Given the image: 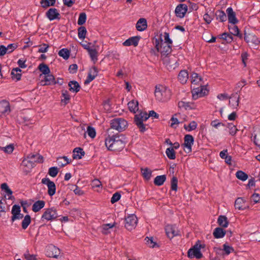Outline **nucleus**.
Segmentation results:
<instances>
[{
	"instance_id": "nucleus-1",
	"label": "nucleus",
	"mask_w": 260,
	"mask_h": 260,
	"mask_svg": "<svg viewBox=\"0 0 260 260\" xmlns=\"http://www.w3.org/2000/svg\"><path fill=\"white\" fill-rule=\"evenodd\" d=\"M191 83L194 85H199V87L193 86L192 89V96L193 100H197L200 97L204 96L208 94L209 90L207 89L206 85H203L202 78L199 74L193 72L191 75Z\"/></svg>"
},
{
	"instance_id": "nucleus-2",
	"label": "nucleus",
	"mask_w": 260,
	"mask_h": 260,
	"mask_svg": "<svg viewBox=\"0 0 260 260\" xmlns=\"http://www.w3.org/2000/svg\"><path fill=\"white\" fill-rule=\"evenodd\" d=\"M124 137L118 134L116 135L109 134L105 140V145L109 150L120 151L125 145V141L122 139Z\"/></svg>"
},
{
	"instance_id": "nucleus-3",
	"label": "nucleus",
	"mask_w": 260,
	"mask_h": 260,
	"mask_svg": "<svg viewBox=\"0 0 260 260\" xmlns=\"http://www.w3.org/2000/svg\"><path fill=\"white\" fill-rule=\"evenodd\" d=\"M228 28L230 30V34L223 32L218 36L219 39L224 40L227 43H231L234 40L233 35L237 36L240 39L243 38V35L240 33V30L237 25H234L233 26L229 25Z\"/></svg>"
},
{
	"instance_id": "nucleus-4",
	"label": "nucleus",
	"mask_w": 260,
	"mask_h": 260,
	"mask_svg": "<svg viewBox=\"0 0 260 260\" xmlns=\"http://www.w3.org/2000/svg\"><path fill=\"white\" fill-rule=\"evenodd\" d=\"M149 117V114L146 112H141L139 114L135 115L134 123L141 133H143L147 129L146 127L147 125L144 124L143 121H146Z\"/></svg>"
},
{
	"instance_id": "nucleus-5",
	"label": "nucleus",
	"mask_w": 260,
	"mask_h": 260,
	"mask_svg": "<svg viewBox=\"0 0 260 260\" xmlns=\"http://www.w3.org/2000/svg\"><path fill=\"white\" fill-rule=\"evenodd\" d=\"M128 125L127 121L122 118H116L111 120L110 128L107 131L108 133H110L112 129H116L119 132L124 131Z\"/></svg>"
},
{
	"instance_id": "nucleus-6",
	"label": "nucleus",
	"mask_w": 260,
	"mask_h": 260,
	"mask_svg": "<svg viewBox=\"0 0 260 260\" xmlns=\"http://www.w3.org/2000/svg\"><path fill=\"white\" fill-rule=\"evenodd\" d=\"M44 161V158L42 155L38 153L37 154H30L27 156V158H24L22 164L23 166L33 168L35 165V163H43Z\"/></svg>"
},
{
	"instance_id": "nucleus-7",
	"label": "nucleus",
	"mask_w": 260,
	"mask_h": 260,
	"mask_svg": "<svg viewBox=\"0 0 260 260\" xmlns=\"http://www.w3.org/2000/svg\"><path fill=\"white\" fill-rule=\"evenodd\" d=\"M154 94L156 100L160 102H165L170 99L171 92L170 89L166 88L160 89L156 86Z\"/></svg>"
},
{
	"instance_id": "nucleus-8",
	"label": "nucleus",
	"mask_w": 260,
	"mask_h": 260,
	"mask_svg": "<svg viewBox=\"0 0 260 260\" xmlns=\"http://www.w3.org/2000/svg\"><path fill=\"white\" fill-rule=\"evenodd\" d=\"M244 39L247 43L254 48L260 45V39L253 34L247 33L245 31Z\"/></svg>"
},
{
	"instance_id": "nucleus-9",
	"label": "nucleus",
	"mask_w": 260,
	"mask_h": 260,
	"mask_svg": "<svg viewBox=\"0 0 260 260\" xmlns=\"http://www.w3.org/2000/svg\"><path fill=\"white\" fill-rule=\"evenodd\" d=\"M125 228L128 231L134 229L138 222V219L134 214H131L125 218Z\"/></svg>"
},
{
	"instance_id": "nucleus-10",
	"label": "nucleus",
	"mask_w": 260,
	"mask_h": 260,
	"mask_svg": "<svg viewBox=\"0 0 260 260\" xmlns=\"http://www.w3.org/2000/svg\"><path fill=\"white\" fill-rule=\"evenodd\" d=\"M58 216L56 209L54 207H52L46 210L43 214L41 218L49 221L55 219Z\"/></svg>"
},
{
	"instance_id": "nucleus-11",
	"label": "nucleus",
	"mask_w": 260,
	"mask_h": 260,
	"mask_svg": "<svg viewBox=\"0 0 260 260\" xmlns=\"http://www.w3.org/2000/svg\"><path fill=\"white\" fill-rule=\"evenodd\" d=\"M187 256L190 258L196 257L197 259L203 257V255L198 247V244H195L188 250Z\"/></svg>"
},
{
	"instance_id": "nucleus-12",
	"label": "nucleus",
	"mask_w": 260,
	"mask_h": 260,
	"mask_svg": "<svg viewBox=\"0 0 260 260\" xmlns=\"http://www.w3.org/2000/svg\"><path fill=\"white\" fill-rule=\"evenodd\" d=\"M42 183L45 184L48 187V194L52 197L56 192V185L54 182L51 181L48 178H44L42 179Z\"/></svg>"
},
{
	"instance_id": "nucleus-13",
	"label": "nucleus",
	"mask_w": 260,
	"mask_h": 260,
	"mask_svg": "<svg viewBox=\"0 0 260 260\" xmlns=\"http://www.w3.org/2000/svg\"><path fill=\"white\" fill-rule=\"evenodd\" d=\"M184 142L183 145L186 148L184 151L189 153L192 151L191 147L194 143V138L192 135L187 134L184 136Z\"/></svg>"
},
{
	"instance_id": "nucleus-14",
	"label": "nucleus",
	"mask_w": 260,
	"mask_h": 260,
	"mask_svg": "<svg viewBox=\"0 0 260 260\" xmlns=\"http://www.w3.org/2000/svg\"><path fill=\"white\" fill-rule=\"evenodd\" d=\"M99 70L95 66H93L88 71V76L86 79L84 81V84H88L93 81L95 78L98 75Z\"/></svg>"
},
{
	"instance_id": "nucleus-15",
	"label": "nucleus",
	"mask_w": 260,
	"mask_h": 260,
	"mask_svg": "<svg viewBox=\"0 0 260 260\" xmlns=\"http://www.w3.org/2000/svg\"><path fill=\"white\" fill-rule=\"evenodd\" d=\"M188 7L186 5L180 4L176 7L175 13L177 17L182 18L185 16Z\"/></svg>"
},
{
	"instance_id": "nucleus-16",
	"label": "nucleus",
	"mask_w": 260,
	"mask_h": 260,
	"mask_svg": "<svg viewBox=\"0 0 260 260\" xmlns=\"http://www.w3.org/2000/svg\"><path fill=\"white\" fill-rule=\"evenodd\" d=\"M46 16L50 21H52L55 19L59 20L60 19V14L56 8H50L46 12Z\"/></svg>"
},
{
	"instance_id": "nucleus-17",
	"label": "nucleus",
	"mask_w": 260,
	"mask_h": 260,
	"mask_svg": "<svg viewBox=\"0 0 260 260\" xmlns=\"http://www.w3.org/2000/svg\"><path fill=\"white\" fill-rule=\"evenodd\" d=\"M226 12L228 17L229 23L233 25H235L238 23L239 20L236 18V13L233 11L232 8H228L226 10Z\"/></svg>"
},
{
	"instance_id": "nucleus-18",
	"label": "nucleus",
	"mask_w": 260,
	"mask_h": 260,
	"mask_svg": "<svg viewBox=\"0 0 260 260\" xmlns=\"http://www.w3.org/2000/svg\"><path fill=\"white\" fill-rule=\"evenodd\" d=\"M10 111V104L8 101L3 100L0 102V116L9 114Z\"/></svg>"
},
{
	"instance_id": "nucleus-19",
	"label": "nucleus",
	"mask_w": 260,
	"mask_h": 260,
	"mask_svg": "<svg viewBox=\"0 0 260 260\" xmlns=\"http://www.w3.org/2000/svg\"><path fill=\"white\" fill-rule=\"evenodd\" d=\"M140 39L141 37L139 36L132 37L126 40L122 44L124 46L133 45L134 46L136 47L138 46Z\"/></svg>"
},
{
	"instance_id": "nucleus-20",
	"label": "nucleus",
	"mask_w": 260,
	"mask_h": 260,
	"mask_svg": "<svg viewBox=\"0 0 260 260\" xmlns=\"http://www.w3.org/2000/svg\"><path fill=\"white\" fill-rule=\"evenodd\" d=\"M235 207L240 210H244L249 207L246 205V201L243 198H238L235 202Z\"/></svg>"
},
{
	"instance_id": "nucleus-21",
	"label": "nucleus",
	"mask_w": 260,
	"mask_h": 260,
	"mask_svg": "<svg viewBox=\"0 0 260 260\" xmlns=\"http://www.w3.org/2000/svg\"><path fill=\"white\" fill-rule=\"evenodd\" d=\"M136 27L138 31L145 30L147 28V20L144 18H140L136 23Z\"/></svg>"
},
{
	"instance_id": "nucleus-22",
	"label": "nucleus",
	"mask_w": 260,
	"mask_h": 260,
	"mask_svg": "<svg viewBox=\"0 0 260 260\" xmlns=\"http://www.w3.org/2000/svg\"><path fill=\"white\" fill-rule=\"evenodd\" d=\"M73 152V158L74 159H80L85 154V152L83 150V148L81 147H76L74 148Z\"/></svg>"
},
{
	"instance_id": "nucleus-23",
	"label": "nucleus",
	"mask_w": 260,
	"mask_h": 260,
	"mask_svg": "<svg viewBox=\"0 0 260 260\" xmlns=\"http://www.w3.org/2000/svg\"><path fill=\"white\" fill-rule=\"evenodd\" d=\"M165 231L166 235L170 239L178 235L177 232L175 230V228L172 225H167L165 228Z\"/></svg>"
},
{
	"instance_id": "nucleus-24",
	"label": "nucleus",
	"mask_w": 260,
	"mask_h": 260,
	"mask_svg": "<svg viewBox=\"0 0 260 260\" xmlns=\"http://www.w3.org/2000/svg\"><path fill=\"white\" fill-rule=\"evenodd\" d=\"M226 231L222 227H217L213 231V235L215 238L219 239L223 238L226 234Z\"/></svg>"
},
{
	"instance_id": "nucleus-25",
	"label": "nucleus",
	"mask_w": 260,
	"mask_h": 260,
	"mask_svg": "<svg viewBox=\"0 0 260 260\" xmlns=\"http://www.w3.org/2000/svg\"><path fill=\"white\" fill-rule=\"evenodd\" d=\"M68 85L69 86V90L71 91L75 92L76 93L79 92L80 90L81 86L79 83L76 81H71L69 82Z\"/></svg>"
},
{
	"instance_id": "nucleus-26",
	"label": "nucleus",
	"mask_w": 260,
	"mask_h": 260,
	"mask_svg": "<svg viewBox=\"0 0 260 260\" xmlns=\"http://www.w3.org/2000/svg\"><path fill=\"white\" fill-rule=\"evenodd\" d=\"M178 80L182 84L186 83L188 79V73L186 70H181L178 76Z\"/></svg>"
},
{
	"instance_id": "nucleus-27",
	"label": "nucleus",
	"mask_w": 260,
	"mask_h": 260,
	"mask_svg": "<svg viewBox=\"0 0 260 260\" xmlns=\"http://www.w3.org/2000/svg\"><path fill=\"white\" fill-rule=\"evenodd\" d=\"M45 205V202L43 200H38L35 202L32 205V210L34 212H39L41 209L43 208Z\"/></svg>"
},
{
	"instance_id": "nucleus-28",
	"label": "nucleus",
	"mask_w": 260,
	"mask_h": 260,
	"mask_svg": "<svg viewBox=\"0 0 260 260\" xmlns=\"http://www.w3.org/2000/svg\"><path fill=\"white\" fill-rule=\"evenodd\" d=\"M44 81L45 82L44 85H46L55 84V77L52 74L50 73L47 74L46 75H44Z\"/></svg>"
},
{
	"instance_id": "nucleus-29",
	"label": "nucleus",
	"mask_w": 260,
	"mask_h": 260,
	"mask_svg": "<svg viewBox=\"0 0 260 260\" xmlns=\"http://www.w3.org/2000/svg\"><path fill=\"white\" fill-rule=\"evenodd\" d=\"M1 187L3 190H4L6 193L9 196V200H13L14 199V197L12 196L13 191L9 188L7 183H3L1 184Z\"/></svg>"
},
{
	"instance_id": "nucleus-30",
	"label": "nucleus",
	"mask_w": 260,
	"mask_h": 260,
	"mask_svg": "<svg viewBox=\"0 0 260 260\" xmlns=\"http://www.w3.org/2000/svg\"><path fill=\"white\" fill-rule=\"evenodd\" d=\"M128 107L129 109V110L134 113H136L137 111H138L139 108V102L138 101H135L134 100L130 101L128 102Z\"/></svg>"
},
{
	"instance_id": "nucleus-31",
	"label": "nucleus",
	"mask_w": 260,
	"mask_h": 260,
	"mask_svg": "<svg viewBox=\"0 0 260 260\" xmlns=\"http://www.w3.org/2000/svg\"><path fill=\"white\" fill-rule=\"evenodd\" d=\"M229 105L231 106L233 109H236L239 105V97H237L236 94L232 95V96L229 97Z\"/></svg>"
},
{
	"instance_id": "nucleus-32",
	"label": "nucleus",
	"mask_w": 260,
	"mask_h": 260,
	"mask_svg": "<svg viewBox=\"0 0 260 260\" xmlns=\"http://www.w3.org/2000/svg\"><path fill=\"white\" fill-rule=\"evenodd\" d=\"M217 223L219 226L225 228L228 227L229 222L228 218L225 216L220 215L218 218Z\"/></svg>"
},
{
	"instance_id": "nucleus-33",
	"label": "nucleus",
	"mask_w": 260,
	"mask_h": 260,
	"mask_svg": "<svg viewBox=\"0 0 260 260\" xmlns=\"http://www.w3.org/2000/svg\"><path fill=\"white\" fill-rule=\"evenodd\" d=\"M142 175L145 180L148 181L152 176V171L148 168H141Z\"/></svg>"
},
{
	"instance_id": "nucleus-34",
	"label": "nucleus",
	"mask_w": 260,
	"mask_h": 260,
	"mask_svg": "<svg viewBox=\"0 0 260 260\" xmlns=\"http://www.w3.org/2000/svg\"><path fill=\"white\" fill-rule=\"evenodd\" d=\"M167 177L166 175L157 176L154 179V184L158 186L162 185L166 181Z\"/></svg>"
},
{
	"instance_id": "nucleus-35",
	"label": "nucleus",
	"mask_w": 260,
	"mask_h": 260,
	"mask_svg": "<svg viewBox=\"0 0 260 260\" xmlns=\"http://www.w3.org/2000/svg\"><path fill=\"white\" fill-rule=\"evenodd\" d=\"M215 16L217 20L220 22H224L227 19L226 14L222 10H218L216 12Z\"/></svg>"
},
{
	"instance_id": "nucleus-36",
	"label": "nucleus",
	"mask_w": 260,
	"mask_h": 260,
	"mask_svg": "<svg viewBox=\"0 0 260 260\" xmlns=\"http://www.w3.org/2000/svg\"><path fill=\"white\" fill-rule=\"evenodd\" d=\"M38 69L44 75H46L47 74L50 73V69L49 67L44 63H40L39 65Z\"/></svg>"
},
{
	"instance_id": "nucleus-37",
	"label": "nucleus",
	"mask_w": 260,
	"mask_h": 260,
	"mask_svg": "<svg viewBox=\"0 0 260 260\" xmlns=\"http://www.w3.org/2000/svg\"><path fill=\"white\" fill-rule=\"evenodd\" d=\"M194 104L190 102H185L184 101H180L178 103V107L180 108H183L185 110L193 109Z\"/></svg>"
},
{
	"instance_id": "nucleus-38",
	"label": "nucleus",
	"mask_w": 260,
	"mask_h": 260,
	"mask_svg": "<svg viewBox=\"0 0 260 260\" xmlns=\"http://www.w3.org/2000/svg\"><path fill=\"white\" fill-rule=\"evenodd\" d=\"M87 50L88 54L91 58V59L93 61L94 63L98 60V52L95 49H88L87 48Z\"/></svg>"
},
{
	"instance_id": "nucleus-39",
	"label": "nucleus",
	"mask_w": 260,
	"mask_h": 260,
	"mask_svg": "<svg viewBox=\"0 0 260 260\" xmlns=\"http://www.w3.org/2000/svg\"><path fill=\"white\" fill-rule=\"evenodd\" d=\"M61 95L63 99H61V103H63L64 106H66L69 103L70 100V95H69L68 91L66 90L62 91Z\"/></svg>"
},
{
	"instance_id": "nucleus-40",
	"label": "nucleus",
	"mask_w": 260,
	"mask_h": 260,
	"mask_svg": "<svg viewBox=\"0 0 260 260\" xmlns=\"http://www.w3.org/2000/svg\"><path fill=\"white\" fill-rule=\"evenodd\" d=\"M31 222V217L29 215H26L24 217V219L22 221L21 226L23 230H25L27 228L28 225Z\"/></svg>"
},
{
	"instance_id": "nucleus-41",
	"label": "nucleus",
	"mask_w": 260,
	"mask_h": 260,
	"mask_svg": "<svg viewBox=\"0 0 260 260\" xmlns=\"http://www.w3.org/2000/svg\"><path fill=\"white\" fill-rule=\"evenodd\" d=\"M58 55L64 59H68L70 55V51L67 48H63L58 52Z\"/></svg>"
},
{
	"instance_id": "nucleus-42",
	"label": "nucleus",
	"mask_w": 260,
	"mask_h": 260,
	"mask_svg": "<svg viewBox=\"0 0 260 260\" xmlns=\"http://www.w3.org/2000/svg\"><path fill=\"white\" fill-rule=\"evenodd\" d=\"M56 0H41L40 4L43 8H47L50 6H54Z\"/></svg>"
},
{
	"instance_id": "nucleus-43",
	"label": "nucleus",
	"mask_w": 260,
	"mask_h": 260,
	"mask_svg": "<svg viewBox=\"0 0 260 260\" xmlns=\"http://www.w3.org/2000/svg\"><path fill=\"white\" fill-rule=\"evenodd\" d=\"M166 153L170 159H175L176 158V152L174 150V148L170 147L167 148Z\"/></svg>"
},
{
	"instance_id": "nucleus-44",
	"label": "nucleus",
	"mask_w": 260,
	"mask_h": 260,
	"mask_svg": "<svg viewBox=\"0 0 260 260\" xmlns=\"http://www.w3.org/2000/svg\"><path fill=\"white\" fill-rule=\"evenodd\" d=\"M145 240L146 241L147 244L151 248L159 247V245L153 240L152 237L145 238Z\"/></svg>"
},
{
	"instance_id": "nucleus-45",
	"label": "nucleus",
	"mask_w": 260,
	"mask_h": 260,
	"mask_svg": "<svg viewBox=\"0 0 260 260\" xmlns=\"http://www.w3.org/2000/svg\"><path fill=\"white\" fill-rule=\"evenodd\" d=\"M236 177L243 181L246 180L248 179V175L242 171H238L236 173Z\"/></svg>"
},
{
	"instance_id": "nucleus-46",
	"label": "nucleus",
	"mask_w": 260,
	"mask_h": 260,
	"mask_svg": "<svg viewBox=\"0 0 260 260\" xmlns=\"http://www.w3.org/2000/svg\"><path fill=\"white\" fill-rule=\"evenodd\" d=\"M78 37L80 39H84L86 37V35L87 33V30L85 27L81 26L78 29Z\"/></svg>"
},
{
	"instance_id": "nucleus-47",
	"label": "nucleus",
	"mask_w": 260,
	"mask_h": 260,
	"mask_svg": "<svg viewBox=\"0 0 260 260\" xmlns=\"http://www.w3.org/2000/svg\"><path fill=\"white\" fill-rule=\"evenodd\" d=\"M172 44H167L164 46L161 51V54L162 55L167 56L170 54L172 51Z\"/></svg>"
},
{
	"instance_id": "nucleus-48",
	"label": "nucleus",
	"mask_w": 260,
	"mask_h": 260,
	"mask_svg": "<svg viewBox=\"0 0 260 260\" xmlns=\"http://www.w3.org/2000/svg\"><path fill=\"white\" fill-rule=\"evenodd\" d=\"M87 16L85 13L82 12L79 14V18L78 20L77 23L79 25L82 26L83 25L86 20Z\"/></svg>"
},
{
	"instance_id": "nucleus-49",
	"label": "nucleus",
	"mask_w": 260,
	"mask_h": 260,
	"mask_svg": "<svg viewBox=\"0 0 260 260\" xmlns=\"http://www.w3.org/2000/svg\"><path fill=\"white\" fill-rule=\"evenodd\" d=\"M171 189L177 191L178 188V179L176 177L173 176L171 181Z\"/></svg>"
},
{
	"instance_id": "nucleus-50",
	"label": "nucleus",
	"mask_w": 260,
	"mask_h": 260,
	"mask_svg": "<svg viewBox=\"0 0 260 260\" xmlns=\"http://www.w3.org/2000/svg\"><path fill=\"white\" fill-rule=\"evenodd\" d=\"M197 122L195 121H192L191 122H190V123L189 124L188 126H187L185 124L184 125V128L186 130H187L189 132V131L194 130L197 128Z\"/></svg>"
},
{
	"instance_id": "nucleus-51",
	"label": "nucleus",
	"mask_w": 260,
	"mask_h": 260,
	"mask_svg": "<svg viewBox=\"0 0 260 260\" xmlns=\"http://www.w3.org/2000/svg\"><path fill=\"white\" fill-rule=\"evenodd\" d=\"M228 127L229 129V133L231 136H235L238 131L236 126L232 123H228Z\"/></svg>"
},
{
	"instance_id": "nucleus-52",
	"label": "nucleus",
	"mask_w": 260,
	"mask_h": 260,
	"mask_svg": "<svg viewBox=\"0 0 260 260\" xmlns=\"http://www.w3.org/2000/svg\"><path fill=\"white\" fill-rule=\"evenodd\" d=\"M222 250L224 251V254L225 255H229L231 252H233L234 251V249L232 246H230L226 244H224L223 245V249Z\"/></svg>"
},
{
	"instance_id": "nucleus-53",
	"label": "nucleus",
	"mask_w": 260,
	"mask_h": 260,
	"mask_svg": "<svg viewBox=\"0 0 260 260\" xmlns=\"http://www.w3.org/2000/svg\"><path fill=\"white\" fill-rule=\"evenodd\" d=\"M58 173V169L56 167H52L49 169L48 174L52 177L57 176Z\"/></svg>"
},
{
	"instance_id": "nucleus-54",
	"label": "nucleus",
	"mask_w": 260,
	"mask_h": 260,
	"mask_svg": "<svg viewBox=\"0 0 260 260\" xmlns=\"http://www.w3.org/2000/svg\"><path fill=\"white\" fill-rule=\"evenodd\" d=\"M87 133L88 136L91 138H94L96 136V131L95 128L91 126H88L87 128Z\"/></svg>"
},
{
	"instance_id": "nucleus-55",
	"label": "nucleus",
	"mask_w": 260,
	"mask_h": 260,
	"mask_svg": "<svg viewBox=\"0 0 260 260\" xmlns=\"http://www.w3.org/2000/svg\"><path fill=\"white\" fill-rule=\"evenodd\" d=\"M121 198V194L119 192H116L114 193L111 199V203L112 204H114L115 203L118 202Z\"/></svg>"
},
{
	"instance_id": "nucleus-56",
	"label": "nucleus",
	"mask_w": 260,
	"mask_h": 260,
	"mask_svg": "<svg viewBox=\"0 0 260 260\" xmlns=\"http://www.w3.org/2000/svg\"><path fill=\"white\" fill-rule=\"evenodd\" d=\"M253 142L260 149V131L257 132L254 137Z\"/></svg>"
},
{
	"instance_id": "nucleus-57",
	"label": "nucleus",
	"mask_w": 260,
	"mask_h": 260,
	"mask_svg": "<svg viewBox=\"0 0 260 260\" xmlns=\"http://www.w3.org/2000/svg\"><path fill=\"white\" fill-rule=\"evenodd\" d=\"M21 211V208L20 206L18 205H14L12 207L11 213L12 214V216H15L16 215V214H18V213L20 212Z\"/></svg>"
},
{
	"instance_id": "nucleus-58",
	"label": "nucleus",
	"mask_w": 260,
	"mask_h": 260,
	"mask_svg": "<svg viewBox=\"0 0 260 260\" xmlns=\"http://www.w3.org/2000/svg\"><path fill=\"white\" fill-rule=\"evenodd\" d=\"M24 256L26 260H37L36 257L37 255L30 254L29 253L28 251H27L24 254Z\"/></svg>"
},
{
	"instance_id": "nucleus-59",
	"label": "nucleus",
	"mask_w": 260,
	"mask_h": 260,
	"mask_svg": "<svg viewBox=\"0 0 260 260\" xmlns=\"http://www.w3.org/2000/svg\"><path fill=\"white\" fill-rule=\"evenodd\" d=\"M18 47L16 44H10L6 47L7 53H10L12 52L15 49Z\"/></svg>"
},
{
	"instance_id": "nucleus-60",
	"label": "nucleus",
	"mask_w": 260,
	"mask_h": 260,
	"mask_svg": "<svg viewBox=\"0 0 260 260\" xmlns=\"http://www.w3.org/2000/svg\"><path fill=\"white\" fill-rule=\"evenodd\" d=\"M49 47V45L44 43L40 46V48L38 52L40 53H45L47 52Z\"/></svg>"
},
{
	"instance_id": "nucleus-61",
	"label": "nucleus",
	"mask_w": 260,
	"mask_h": 260,
	"mask_svg": "<svg viewBox=\"0 0 260 260\" xmlns=\"http://www.w3.org/2000/svg\"><path fill=\"white\" fill-rule=\"evenodd\" d=\"M165 43L167 44H172V41L170 38V34L169 32H165L164 35Z\"/></svg>"
},
{
	"instance_id": "nucleus-62",
	"label": "nucleus",
	"mask_w": 260,
	"mask_h": 260,
	"mask_svg": "<svg viewBox=\"0 0 260 260\" xmlns=\"http://www.w3.org/2000/svg\"><path fill=\"white\" fill-rule=\"evenodd\" d=\"M204 20L205 21L207 24H210L213 20V17L208 13H206L203 16Z\"/></svg>"
},
{
	"instance_id": "nucleus-63",
	"label": "nucleus",
	"mask_w": 260,
	"mask_h": 260,
	"mask_svg": "<svg viewBox=\"0 0 260 260\" xmlns=\"http://www.w3.org/2000/svg\"><path fill=\"white\" fill-rule=\"evenodd\" d=\"M73 187H75V188L74 189V192L76 195L78 196H82L84 194V191L81 189L80 188H79L77 185H73Z\"/></svg>"
},
{
	"instance_id": "nucleus-64",
	"label": "nucleus",
	"mask_w": 260,
	"mask_h": 260,
	"mask_svg": "<svg viewBox=\"0 0 260 260\" xmlns=\"http://www.w3.org/2000/svg\"><path fill=\"white\" fill-rule=\"evenodd\" d=\"M251 198L255 203L260 202V196L258 193L254 192Z\"/></svg>"
}]
</instances>
